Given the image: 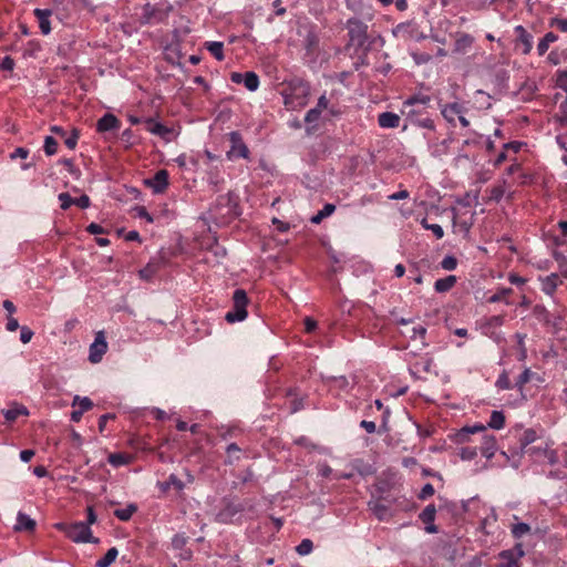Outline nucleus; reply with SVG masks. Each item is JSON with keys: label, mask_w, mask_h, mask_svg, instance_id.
Wrapping results in <instances>:
<instances>
[{"label": "nucleus", "mask_w": 567, "mask_h": 567, "mask_svg": "<svg viewBox=\"0 0 567 567\" xmlns=\"http://www.w3.org/2000/svg\"><path fill=\"white\" fill-rule=\"evenodd\" d=\"M137 512V506L134 503L127 504L124 508H118L114 511V516L122 520L127 522L132 518V516Z\"/></svg>", "instance_id": "obj_31"}, {"label": "nucleus", "mask_w": 567, "mask_h": 567, "mask_svg": "<svg viewBox=\"0 0 567 567\" xmlns=\"http://www.w3.org/2000/svg\"><path fill=\"white\" fill-rule=\"evenodd\" d=\"M526 453H529L530 455H536V456H544V458L550 465H555L558 463L557 452L555 450L550 449L547 443L544 447H540V446L529 447V449H527Z\"/></svg>", "instance_id": "obj_15"}, {"label": "nucleus", "mask_w": 567, "mask_h": 567, "mask_svg": "<svg viewBox=\"0 0 567 567\" xmlns=\"http://www.w3.org/2000/svg\"><path fill=\"white\" fill-rule=\"evenodd\" d=\"M524 556L523 545L517 544L514 549L503 550L498 555L497 567H519L518 558Z\"/></svg>", "instance_id": "obj_8"}, {"label": "nucleus", "mask_w": 567, "mask_h": 567, "mask_svg": "<svg viewBox=\"0 0 567 567\" xmlns=\"http://www.w3.org/2000/svg\"><path fill=\"white\" fill-rule=\"evenodd\" d=\"M33 331L27 327V326H22L20 328V340L22 343H28L31 341L32 337H33Z\"/></svg>", "instance_id": "obj_58"}, {"label": "nucleus", "mask_w": 567, "mask_h": 567, "mask_svg": "<svg viewBox=\"0 0 567 567\" xmlns=\"http://www.w3.org/2000/svg\"><path fill=\"white\" fill-rule=\"evenodd\" d=\"M34 16L39 20V28L43 34H49L51 32V22L50 17L52 14V11L49 9H34L33 11Z\"/></svg>", "instance_id": "obj_19"}, {"label": "nucleus", "mask_w": 567, "mask_h": 567, "mask_svg": "<svg viewBox=\"0 0 567 567\" xmlns=\"http://www.w3.org/2000/svg\"><path fill=\"white\" fill-rule=\"evenodd\" d=\"M477 455V447L476 446H463L458 450V456L463 461H472Z\"/></svg>", "instance_id": "obj_43"}, {"label": "nucleus", "mask_w": 567, "mask_h": 567, "mask_svg": "<svg viewBox=\"0 0 567 567\" xmlns=\"http://www.w3.org/2000/svg\"><path fill=\"white\" fill-rule=\"evenodd\" d=\"M497 450L496 437L494 435H483L480 452L487 460H491Z\"/></svg>", "instance_id": "obj_17"}, {"label": "nucleus", "mask_w": 567, "mask_h": 567, "mask_svg": "<svg viewBox=\"0 0 567 567\" xmlns=\"http://www.w3.org/2000/svg\"><path fill=\"white\" fill-rule=\"evenodd\" d=\"M249 299L244 289H236L233 293V310L228 311L225 319L229 323L243 321L247 318Z\"/></svg>", "instance_id": "obj_5"}, {"label": "nucleus", "mask_w": 567, "mask_h": 567, "mask_svg": "<svg viewBox=\"0 0 567 567\" xmlns=\"http://www.w3.org/2000/svg\"><path fill=\"white\" fill-rule=\"evenodd\" d=\"M431 96L429 94L419 92L410 95L404 102L403 107H415L422 105H431Z\"/></svg>", "instance_id": "obj_20"}, {"label": "nucleus", "mask_w": 567, "mask_h": 567, "mask_svg": "<svg viewBox=\"0 0 567 567\" xmlns=\"http://www.w3.org/2000/svg\"><path fill=\"white\" fill-rule=\"evenodd\" d=\"M378 123L383 128H395L400 125V116L392 112L379 114Z\"/></svg>", "instance_id": "obj_22"}, {"label": "nucleus", "mask_w": 567, "mask_h": 567, "mask_svg": "<svg viewBox=\"0 0 567 567\" xmlns=\"http://www.w3.org/2000/svg\"><path fill=\"white\" fill-rule=\"evenodd\" d=\"M495 385L499 390H511L514 386L509 380L507 371L505 370L498 375Z\"/></svg>", "instance_id": "obj_44"}, {"label": "nucleus", "mask_w": 567, "mask_h": 567, "mask_svg": "<svg viewBox=\"0 0 567 567\" xmlns=\"http://www.w3.org/2000/svg\"><path fill=\"white\" fill-rule=\"evenodd\" d=\"M74 205L80 207L81 209H86L91 205L90 197L85 194L81 195L79 198H74Z\"/></svg>", "instance_id": "obj_60"}, {"label": "nucleus", "mask_w": 567, "mask_h": 567, "mask_svg": "<svg viewBox=\"0 0 567 567\" xmlns=\"http://www.w3.org/2000/svg\"><path fill=\"white\" fill-rule=\"evenodd\" d=\"M168 477L171 486H174L176 491L181 492L184 489L185 484L175 474H171Z\"/></svg>", "instance_id": "obj_64"}, {"label": "nucleus", "mask_w": 567, "mask_h": 567, "mask_svg": "<svg viewBox=\"0 0 567 567\" xmlns=\"http://www.w3.org/2000/svg\"><path fill=\"white\" fill-rule=\"evenodd\" d=\"M318 474L321 477L328 478L332 474V468L327 463H320L318 465Z\"/></svg>", "instance_id": "obj_63"}, {"label": "nucleus", "mask_w": 567, "mask_h": 567, "mask_svg": "<svg viewBox=\"0 0 567 567\" xmlns=\"http://www.w3.org/2000/svg\"><path fill=\"white\" fill-rule=\"evenodd\" d=\"M505 425V415L503 411L494 410L491 413V417L487 426L494 430H501Z\"/></svg>", "instance_id": "obj_33"}, {"label": "nucleus", "mask_w": 567, "mask_h": 567, "mask_svg": "<svg viewBox=\"0 0 567 567\" xmlns=\"http://www.w3.org/2000/svg\"><path fill=\"white\" fill-rule=\"evenodd\" d=\"M436 515V507L434 504H429L419 515L422 523L425 524V532L429 534H435L439 532L436 525H434Z\"/></svg>", "instance_id": "obj_13"}, {"label": "nucleus", "mask_w": 567, "mask_h": 567, "mask_svg": "<svg viewBox=\"0 0 567 567\" xmlns=\"http://www.w3.org/2000/svg\"><path fill=\"white\" fill-rule=\"evenodd\" d=\"M120 121L118 118L112 114L106 113L104 114L96 123V131L100 133L113 131L120 128Z\"/></svg>", "instance_id": "obj_16"}, {"label": "nucleus", "mask_w": 567, "mask_h": 567, "mask_svg": "<svg viewBox=\"0 0 567 567\" xmlns=\"http://www.w3.org/2000/svg\"><path fill=\"white\" fill-rule=\"evenodd\" d=\"M430 109H432L431 105H420L415 107L402 106L401 113L405 116V121L409 125L435 131V123Z\"/></svg>", "instance_id": "obj_3"}, {"label": "nucleus", "mask_w": 567, "mask_h": 567, "mask_svg": "<svg viewBox=\"0 0 567 567\" xmlns=\"http://www.w3.org/2000/svg\"><path fill=\"white\" fill-rule=\"evenodd\" d=\"M533 315L543 322H549V312L544 305H536L533 308Z\"/></svg>", "instance_id": "obj_48"}, {"label": "nucleus", "mask_w": 567, "mask_h": 567, "mask_svg": "<svg viewBox=\"0 0 567 567\" xmlns=\"http://www.w3.org/2000/svg\"><path fill=\"white\" fill-rule=\"evenodd\" d=\"M310 84L301 78H293L287 82L284 94L285 105L291 107H303L308 103L310 96Z\"/></svg>", "instance_id": "obj_1"}, {"label": "nucleus", "mask_w": 567, "mask_h": 567, "mask_svg": "<svg viewBox=\"0 0 567 567\" xmlns=\"http://www.w3.org/2000/svg\"><path fill=\"white\" fill-rule=\"evenodd\" d=\"M157 271V267L153 264H147L140 270V277L144 280H150Z\"/></svg>", "instance_id": "obj_51"}, {"label": "nucleus", "mask_w": 567, "mask_h": 567, "mask_svg": "<svg viewBox=\"0 0 567 567\" xmlns=\"http://www.w3.org/2000/svg\"><path fill=\"white\" fill-rule=\"evenodd\" d=\"M244 511L241 504L228 502L216 515V520L221 524L233 523L235 516Z\"/></svg>", "instance_id": "obj_12"}, {"label": "nucleus", "mask_w": 567, "mask_h": 567, "mask_svg": "<svg viewBox=\"0 0 567 567\" xmlns=\"http://www.w3.org/2000/svg\"><path fill=\"white\" fill-rule=\"evenodd\" d=\"M537 439L536 431L533 429H527L524 431L522 437L519 439V445L523 451H527V446L535 442Z\"/></svg>", "instance_id": "obj_39"}, {"label": "nucleus", "mask_w": 567, "mask_h": 567, "mask_svg": "<svg viewBox=\"0 0 567 567\" xmlns=\"http://www.w3.org/2000/svg\"><path fill=\"white\" fill-rule=\"evenodd\" d=\"M76 404H79V410H81L83 413L93 408V402L87 396L81 398L79 395H75L72 402V406H75Z\"/></svg>", "instance_id": "obj_42"}, {"label": "nucleus", "mask_w": 567, "mask_h": 567, "mask_svg": "<svg viewBox=\"0 0 567 567\" xmlns=\"http://www.w3.org/2000/svg\"><path fill=\"white\" fill-rule=\"evenodd\" d=\"M319 37L313 28H309L307 30L306 35L302 40L303 49L306 50L307 55L315 56L319 51Z\"/></svg>", "instance_id": "obj_14"}, {"label": "nucleus", "mask_w": 567, "mask_h": 567, "mask_svg": "<svg viewBox=\"0 0 567 567\" xmlns=\"http://www.w3.org/2000/svg\"><path fill=\"white\" fill-rule=\"evenodd\" d=\"M456 280L457 279L454 275H450L444 278L437 279L434 282V289L439 293L447 292L455 286Z\"/></svg>", "instance_id": "obj_24"}, {"label": "nucleus", "mask_w": 567, "mask_h": 567, "mask_svg": "<svg viewBox=\"0 0 567 567\" xmlns=\"http://www.w3.org/2000/svg\"><path fill=\"white\" fill-rule=\"evenodd\" d=\"M559 277L557 274H550L549 276L542 279V290L546 293L551 296L558 286Z\"/></svg>", "instance_id": "obj_26"}, {"label": "nucleus", "mask_w": 567, "mask_h": 567, "mask_svg": "<svg viewBox=\"0 0 567 567\" xmlns=\"http://www.w3.org/2000/svg\"><path fill=\"white\" fill-rule=\"evenodd\" d=\"M168 178V172L166 169H159L153 177L144 179V184L150 187L154 194H163L169 185Z\"/></svg>", "instance_id": "obj_9"}, {"label": "nucleus", "mask_w": 567, "mask_h": 567, "mask_svg": "<svg viewBox=\"0 0 567 567\" xmlns=\"http://www.w3.org/2000/svg\"><path fill=\"white\" fill-rule=\"evenodd\" d=\"M524 145H525L524 142L513 141V142L505 143L503 145V150L504 151H513L514 153H518Z\"/></svg>", "instance_id": "obj_59"}, {"label": "nucleus", "mask_w": 567, "mask_h": 567, "mask_svg": "<svg viewBox=\"0 0 567 567\" xmlns=\"http://www.w3.org/2000/svg\"><path fill=\"white\" fill-rule=\"evenodd\" d=\"M336 210V205L326 204L316 215L310 218L312 224H320L324 218L329 217Z\"/></svg>", "instance_id": "obj_35"}, {"label": "nucleus", "mask_w": 567, "mask_h": 567, "mask_svg": "<svg viewBox=\"0 0 567 567\" xmlns=\"http://www.w3.org/2000/svg\"><path fill=\"white\" fill-rule=\"evenodd\" d=\"M79 137H80V132L76 128H73L71 132V135H69L64 140L65 146L70 150H74L78 145Z\"/></svg>", "instance_id": "obj_50"}, {"label": "nucleus", "mask_w": 567, "mask_h": 567, "mask_svg": "<svg viewBox=\"0 0 567 567\" xmlns=\"http://www.w3.org/2000/svg\"><path fill=\"white\" fill-rule=\"evenodd\" d=\"M43 150L48 156L54 155L58 151V141L52 136H47L44 138Z\"/></svg>", "instance_id": "obj_45"}, {"label": "nucleus", "mask_w": 567, "mask_h": 567, "mask_svg": "<svg viewBox=\"0 0 567 567\" xmlns=\"http://www.w3.org/2000/svg\"><path fill=\"white\" fill-rule=\"evenodd\" d=\"M321 111L316 107L310 109L305 115V123L307 124L306 132L308 135L315 133L318 128V121L321 115Z\"/></svg>", "instance_id": "obj_21"}, {"label": "nucleus", "mask_w": 567, "mask_h": 567, "mask_svg": "<svg viewBox=\"0 0 567 567\" xmlns=\"http://www.w3.org/2000/svg\"><path fill=\"white\" fill-rule=\"evenodd\" d=\"M369 508L379 520H385L390 517L389 507L380 501L369 502Z\"/></svg>", "instance_id": "obj_27"}, {"label": "nucleus", "mask_w": 567, "mask_h": 567, "mask_svg": "<svg viewBox=\"0 0 567 567\" xmlns=\"http://www.w3.org/2000/svg\"><path fill=\"white\" fill-rule=\"evenodd\" d=\"M60 203H61V209L63 210H66L69 209L72 205H74V198L71 197V195L69 193H60L59 196H58Z\"/></svg>", "instance_id": "obj_53"}, {"label": "nucleus", "mask_w": 567, "mask_h": 567, "mask_svg": "<svg viewBox=\"0 0 567 567\" xmlns=\"http://www.w3.org/2000/svg\"><path fill=\"white\" fill-rule=\"evenodd\" d=\"M188 537L185 534H176L172 539L174 549H183L187 543Z\"/></svg>", "instance_id": "obj_54"}, {"label": "nucleus", "mask_w": 567, "mask_h": 567, "mask_svg": "<svg viewBox=\"0 0 567 567\" xmlns=\"http://www.w3.org/2000/svg\"><path fill=\"white\" fill-rule=\"evenodd\" d=\"M109 463L114 467L127 465L132 461V456L127 453H111L107 457Z\"/></svg>", "instance_id": "obj_30"}, {"label": "nucleus", "mask_w": 567, "mask_h": 567, "mask_svg": "<svg viewBox=\"0 0 567 567\" xmlns=\"http://www.w3.org/2000/svg\"><path fill=\"white\" fill-rule=\"evenodd\" d=\"M37 523L29 515L23 512H19L17 515V523L13 527L16 532H33Z\"/></svg>", "instance_id": "obj_18"}, {"label": "nucleus", "mask_w": 567, "mask_h": 567, "mask_svg": "<svg viewBox=\"0 0 567 567\" xmlns=\"http://www.w3.org/2000/svg\"><path fill=\"white\" fill-rule=\"evenodd\" d=\"M434 493H435V489H434L433 485L431 483H426L422 487V489L419 493L417 497H419V499L424 501V499L431 497L432 495H434Z\"/></svg>", "instance_id": "obj_56"}, {"label": "nucleus", "mask_w": 567, "mask_h": 567, "mask_svg": "<svg viewBox=\"0 0 567 567\" xmlns=\"http://www.w3.org/2000/svg\"><path fill=\"white\" fill-rule=\"evenodd\" d=\"M556 85L559 89L567 92V71L566 70L557 72Z\"/></svg>", "instance_id": "obj_57"}, {"label": "nucleus", "mask_w": 567, "mask_h": 567, "mask_svg": "<svg viewBox=\"0 0 567 567\" xmlns=\"http://www.w3.org/2000/svg\"><path fill=\"white\" fill-rule=\"evenodd\" d=\"M243 83L247 90L254 92L259 86V78L255 72L248 71L245 72Z\"/></svg>", "instance_id": "obj_38"}, {"label": "nucleus", "mask_w": 567, "mask_h": 567, "mask_svg": "<svg viewBox=\"0 0 567 567\" xmlns=\"http://www.w3.org/2000/svg\"><path fill=\"white\" fill-rule=\"evenodd\" d=\"M147 130L152 134L158 135L161 137H164V136H166L167 134L171 133V130L167 126H165L164 124H162L159 122H155L152 118H150L147 121Z\"/></svg>", "instance_id": "obj_34"}, {"label": "nucleus", "mask_w": 567, "mask_h": 567, "mask_svg": "<svg viewBox=\"0 0 567 567\" xmlns=\"http://www.w3.org/2000/svg\"><path fill=\"white\" fill-rule=\"evenodd\" d=\"M440 111L443 118L451 125L455 126L457 116L460 114H465L467 110L463 104L453 102L440 104Z\"/></svg>", "instance_id": "obj_11"}, {"label": "nucleus", "mask_w": 567, "mask_h": 567, "mask_svg": "<svg viewBox=\"0 0 567 567\" xmlns=\"http://www.w3.org/2000/svg\"><path fill=\"white\" fill-rule=\"evenodd\" d=\"M86 231L91 235H100V234H105L106 230L99 224L96 223H91L87 227H86Z\"/></svg>", "instance_id": "obj_62"}, {"label": "nucleus", "mask_w": 567, "mask_h": 567, "mask_svg": "<svg viewBox=\"0 0 567 567\" xmlns=\"http://www.w3.org/2000/svg\"><path fill=\"white\" fill-rule=\"evenodd\" d=\"M511 532L513 537L518 539L530 533V526L526 523L513 524Z\"/></svg>", "instance_id": "obj_41"}, {"label": "nucleus", "mask_w": 567, "mask_h": 567, "mask_svg": "<svg viewBox=\"0 0 567 567\" xmlns=\"http://www.w3.org/2000/svg\"><path fill=\"white\" fill-rule=\"evenodd\" d=\"M349 35L348 47H353L355 51L363 50L367 53L370 50L372 41L368 35V24L357 18L347 21Z\"/></svg>", "instance_id": "obj_2"}, {"label": "nucleus", "mask_w": 567, "mask_h": 567, "mask_svg": "<svg viewBox=\"0 0 567 567\" xmlns=\"http://www.w3.org/2000/svg\"><path fill=\"white\" fill-rule=\"evenodd\" d=\"M20 415H29V411L24 405L17 404L8 410H3V416L8 422L16 421Z\"/></svg>", "instance_id": "obj_28"}, {"label": "nucleus", "mask_w": 567, "mask_h": 567, "mask_svg": "<svg viewBox=\"0 0 567 567\" xmlns=\"http://www.w3.org/2000/svg\"><path fill=\"white\" fill-rule=\"evenodd\" d=\"M486 431V426L482 424L473 425V426H465L461 429L456 435L455 440L457 443H464L467 441L470 434H474L477 432H484Z\"/></svg>", "instance_id": "obj_25"}, {"label": "nucleus", "mask_w": 567, "mask_h": 567, "mask_svg": "<svg viewBox=\"0 0 567 567\" xmlns=\"http://www.w3.org/2000/svg\"><path fill=\"white\" fill-rule=\"evenodd\" d=\"M313 549V543L311 539L309 538H305L300 542V544L296 547V551L300 555V556H306L308 554H310Z\"/></svg>", "instance_id": "obj_47"}, {"label": "nucleus", "mask_w": 567, "mask_h": 567, "mask_svg": "<svg viewBox=\"0 0 567 567\" xmlns=\"http://www.w3.org/2000/svg\"><path fill=\"white\" fill-rule=\"evenodd\" d=\"M136 217L145 219L147 223L152 224L154 221L153 216L147 212L144 206H135L133 208Z\"/></svg>", "instance_id": "obj_52"}, {"label": "nucleus", "mask_w": 567, "mask_h": 567, "mask_svg": "<svg viewBox=\"0 0 567 567\" xmlns=\"http://www.w3.org/2000/svg\"><path fill=\"white\" fill-rule=\"evenodd\" d=\"M230 142V150L227 152L228 159L233 158H249V150L245 144L241 134L238 131H233L228 134Z\"/></svg>", "instance_id": "obj_6"}, {"label": "nucleus", "mask_w": 567, "mask_h": 567, "mask_svg": "<svg viewBox=\"0 0 567 567\" xmlns=\"http://www.w3.org/2000/svg\"><path fill=\"white\" fill-rule=\"evenodd\" d=\"M549 27H551V28L556 27L561 32H567V19L558 18V17L551 18L549 20Z\"/></svg>", "instance_id": "obj_55"}, {"label": "nucleus", "mask_w": 567, "mask_h": 567, "mask_svg": "<svg viewBox=\"0 0 567 567\" xmlns=\"http://www.w3.org/2000/svg\"><path fill=\"white\" fill-rule=\"evenodd\" d=\"M227 457L224 461L225 465H234L241 458V449L236 443H230L226 446Z\"/></svg>", "instance_id": "obj_23"}, {"label": "nucleus", "mask_w": 567, "mask_h": 567, "mask_svg": "<svg viewBox=\"0 0 567 567\" xmlns=\"http://www.w3.org/2000/svg\"><path fill=\"white\" fill-rule=\"evenodd\" d=\"M441 267L444 270L452 271L457 267V259L453 255H447L441 261Z\"/></svg>", "instance_id": "obj_49"}, {"label": "nucleus", "mask_w": 567, "mask_h": 567, "mask_svg": "<svg viewBox=\"0 0 567 567\" xmlns=\"http://www.w3.org/2000/svg\"><path fill=\"white\" fill-rule=\"evenodd\" d=\"M54 527L63 532L65 536L74 543H92L97 544L99 538L92 535L91 528L83 522L75 523H56Z\"/></svg>", "instance_id": "obj_4"}, {"label": "nucleus", "mask_w": 567, "mask_h": 567, "mask_svg": "<svg viewBox=\"0 0 567 567\" xmlns=\"http://www.w3.org/2000/svg\"><path fill=\"white\" fill-rule=\"evenodd\" d=\"M421 225L424 229L431 230L437 239L444 236V230L439 224H429L426 218H423Z\"/></svg>", "instance_id": "obj_46"}, {"label": "nucleus", "mask_w": 567, "mask_h": 567, "mask_svg": "<svg viewBox=\"0 0 567 567\" xmlns=\"http://www.w3.org/2000/svg\"><path fill=\"white\" fill-rule=\"evenodd\" d=\"M558 40V37L554 32H547L544 38H542L537 44V53L539 56H543L548 48L549 44L553 42H556Z\"/></svg>", "instance_id": "obj_32"}, {"label": "nucleus", "mask_w": 567, "mask_h": 567, "mask_svg": "<svg viewBox=\"0 0 567 567\" xmlns=\"http://www.w3.org/2000/svg\"><path fill=\"white\" fill-rule=\"evenodd\" d=\"M118 551L115 547L110 548L105 555L95 563V567H109L116 559Z\"/></svg>", "instance_id": "obj_37"}, {"label": "nucleus", "mask_w": 567, "mask_h": 567, "mask_svg": "<svg viewBox=\"0 0 567 567\" xmlns=\"http://www.w3.org/2000/svg\"><path fill=\"white\" fill-rule=\"evenodd\" d=\"M514 31L516 33L514 49L522 54H529L533 49V35L523 25H516Z\"/></svg>", "instance_id": "obj_7"}, {"label": "nucleus", "mask_w": 567, "mask_h": 567, "mask_svg": "<svg viewBox=\"0 0 567 567\" xmlns=\"http://www.w3.org/2000/svg\"><path fill=\"white\" fill-rule=\"evenodd\" d=\"M206 49L214 55L218 61L225 59L224 55V43L219 41L206 42Z\"/></svg>", "instance_id": "obj_36"}, {"label": "nucleus", "mask_w": 567, "mask_h": 567, "mask_svg": "<svg viewBox=\"0 0 567 567\" xmlns=\"http://www.w3.org/2000/svg\"><path fill=\"white\" fill-rule=\"evenodd\" d=\"M534 378L537 379L538 381L540 380V378L536 373L532 372L529 368H525L524 371L516 379L514 388H516L519 391H523L524 385Z\"/></svg>", "instance_id": "obj_29"}, {"label": "nucleus", "mask_w": 567, "mask_h": 567, "mask_svg": "<svg viewBox=\"0 0 567 567\" xmlns=\"http://www.w3.org/2000/svg\"><path fill=\"white\" fill-rule=\"evenodd\" d=\"M513 292L512 288H499L495 293H493L491 297H488L487 302L489 303H496L499 301H505L507 305L511 302L507 301L505 298Z\"/></svg>", "instance_id": "obj_40"}, {"label": "nucleus", "mask_w": 567, "mask_h": 567, "mask_svg": "<svg viewBox=\"0 0 567 567\" xmlns=\"http://www.w3.org/2000/svg\"><path fill=\"white\" fill-rule=\"evenodd\" d=\"M14 68V60L7 55L2 59V61L0 62V69L3 70V71H12Z\"/></svg>", "instance_id": "obj_61"}, {"label": "nucleus", "mask_w": 567, "mask_h": 567, "mask_svg": "<svg viewBox=\"0 0 567 567\" xmlns=\"http://www.w3.org/2000/svg\"><path fill=\"white\" fill-rule=\"evenodd\" d=\"M107 350V342L103 331H99L94 342L90 346L89 360L92 363H99Z\"/></svg>", "instance_id": "obj_10"}]
</instances>
